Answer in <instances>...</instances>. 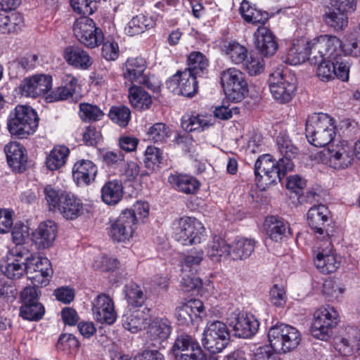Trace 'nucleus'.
<instances>
[{
	"mask_svg": "<svg viewBox=\"0 0 360 360\" xmlns=\"http://www.w3.org/2000/svg\"><path fill=\"white\" fill-rule=\"evenodd\" d=\"M306 137L316 147L331 144L335 137L333 119L325 113L314 114L306 122Z\"/></svg>",
	"mask_w": 360,
	"mask_h": 360,
	"instance_id": "nucleus-1",
	"label": "nucleus"
},
{
	"mask_svg": "<svg viewBox=\"0 0 360 360\" xmlns=\"http://www.w3.org/2000/svg\"><path fill=\"white\" fill-rule=\"evenodd\" d=\"M272 349L278 354H285L295 349L300 344L302 335L295 327L278 323L270 328L268 333Z\"/></svg>",
	"mask_w": 360,
	"mask_h": 360,
	"instance_id": "nucleus-2",
	"label": "nucleus"
},
{
	"mask_svg": "<svg viewBox=\"0 0 360 360\" xmlns=\"http://www.w3.org/2000/svg\"><path fill=\"white\" fill-rule=\"evenodd\" d=\"M220 84L226 98L231 102H240L248 96L247 78L239 69L229 68L221 71Z\"/></svg>",
	"mask_w": 360,
	"mask_h": 360,
	"instance_id": "nucleus-3",
	"label": "nucleus"
},
{
	"mask_svg": "<svg viewBox=\"0 0 360 360\" xmlns=\"http://www.w3.org/2000/svg\"><path fill=\"white\" fill-rule=\"evenodd\" d=\"M354 146L346 141L333 142L317 153L318 160L335 169L348 167L354 159Z\"/></svg>",
	"mask_w": 360,
	"mask_h": 360,
	"instance_id": "nucleus-4",
	"label": "nucleus"
},
{
	"mask_svg": "<svg viewBox=\"0 0 360 360\" xmlns=\"http://www.w3.org/2000/svg\"><path fill=\"white\" fill-rule=\"evenodd\" d=\"M7 125L12 136L26 138L33 134L38 126L37 115L30 106L18 105L10 114Z\"/></svg>",
	"mask_w": 360,
	"mask_h": 360,
	"instance_id": "nucleus-5",
	"label": "nucleus"
},
{
	"mask_svg": "<svg viewBox=\"0 0 360 360\" xmlns=\"http://www.w3.org/2000/svg\"><path fill=\"white\" fill-rule=\"evenodd\" d=\"M310 49L312 59H329L342 60L341 56L345 55V44L336 36L323 34L310 40Z\"/></svg>",
	"mask_w": 360,
	"mask_h": 360,
	"instance_id": "nucleus-6",
	"label": "nucleus"
},
{
	"mask_svg": "<svg viewBox=\"0 0 360 360\" xmlns=\"http://www.w3.org/2000/svg\"><path fill=\"white\" fill-rule=\"evenodd\" d=\"M202 224L195 218L184 217L172 224V238L182 245L200 244Z\"/></svg>",
	"mask_w": 360,
	"mask_h": 360,
	"instance_id": "nucleus-7",
	"label": "nucleus"
},
{
	"mask_svg": "<svg viewBox=\"0 0 360 360\" xmlns=\"http://www.w3.org/2000/svg\"><path fill=\"white\" fill-rule=\"evenodd\" d=\"M339 314L330 305L321 307L314 313V319L311 326L313 337L321 340H327L332 330L338 323Z\"/></svg>",
	"mask_w": 360,
	"mask_h": 360,
	"instance_id": "nucleus-8",
	"label": "nucleus"
},
{
	"mask_svg": "<svg viewBox=\"0 0 360 360\" xmlns=\"http://www.w3.org/2000/svg\"><path fill=\"white\" fill-rule=\"evenodd\" d=\"M283 160H278L277 163L270 154H264L258 158L255 165V174L258 181L264 179L265 184L276 183L281 181L288 172Z\"/></svg>",
	"mask_w": 360,
	"mask_h": 360,
	"instance_id": "nucleus-9",
	"label": "nucleus"
},
{
	"mask_svg": "<svg viewBox=\"0 0 360 360\" xmlns=\"http://www.w3.org/2000/svg\"><path fill=\"white\" fill-rule=\"evenodd\" d=\"M269 88L272 97L280 103H286L295 96L297 86L293 78L278 68L269 75Z\"/></svg>",
	"mask_w": 360,
	"mask_h": 360,
	"instance_id": "nucleus-10",
	"label": "nucleus"
},
{
	"mask_svg": "<svg viewBox=\"0 0 360 360\" xmlns=\"http://www.w3.org/2000/svg\"><path fill=\"white\" fill-rule=\"evenodd\" d=\"M73 32L77 40L88 48H95L103 42L102 30L88 17H80L73 25Z\"/></svg>",
	"mask_w": 360,
	"mask_h": 360,
	"instance_id": "nucleus-11",
	"label": "nucleus"
},
{
	"mask_svg": "<svg viewBox=\"0 0 360 360\" xmlns=\"http://www.w3.org/2000/svg\"><path fill=\"white\" fill-rule=\"evenodd\" d=\"M136 229V219L129 211L124 210L117 218L110 220L108 230L114 242L124 243L134 236Z\"/></svg>",
	"mask_w": 360,
	"mask_h": 360,
	"instance_id": "nucleus-12",
	"label": "nucleus"
},
{
	"mask_svg": "<svg viewBox=\"0 0 360 360\" xmlns=\"http://www.w3.org/2000/svg\"><path fill=\"white\" fill-rule=\"evenodd\" d=\"M229 338L226 324L219 321L208 323L204 330V349L211 353H219L226 347Z\"/></svg>",
	"mask_w": 360,
	"mask_h": 360,
	"instance_id": "nucleus-13",
	"label": "nucleus"
},
{
	"mask_svg": "<svg viewBox=\"0 0 360 360\" xmlns=\"http://www.w3.org/2000/svg\"><path fill=\"white\" fill-rule=\"evenodd\" d=\"M318 63L316 75L322 82H328L338 78L343 82L349 79V66L343 60L329 59L314 60Z\"/></svg>",
	"mask_w": 360,
	"mask_h": 360,
	"instance_id": "nucleus-14",
	"label": "nucleus"
},
{
	"mask_svg": "<svg viewBox=\"0 0 360 360\" xmlns=\"http://www.w3.org/2000/svg\"><path fill=\"white\" fill-rule=\"evenodd\" d=\"M313 259L316 269L324 274L334 273L341 264V257L336 253L330 243L314 249Z\"/></svg>",
	"mask_w": 360,
	"mask_h": 360,
	"instance_id": "nucleus-15",
	"label": "nucleus"
},
{
	"mask_svg": "<svg viewBox=\"0 0 360 360\" xmlns=\"http://www.w3.org/2000/svg\"><path fill=\"white\" fill-rule=\"evenodd\" d=\"M338 2V0H331L330 6H325L322 15L323 22L335 30H342L347 25L345 13L352 8V0H345L340 4Z\"/></svg>",
	"mask_w": 360,
	"mask_h": 360,
	"instance_id": "nucleus-16",
	"label": "nucleus"
},
{
	"mask_svg": "<svg viewBox=\"0 0 360 360\" xmlns=\"http://www.w3.org/2000/svg\"><path fill=\"white\" fill-rule=\"evenodd\" d=\"M197 77L189 71H177L167 81V86L175 94L192 97L197 92Z\"/></svg>",
	"mask_w": 360,
	"mask_h": 360,
	"instance_id": "nucleus-17",
	"label": "nucleus"
},
{
	"mask_svg": "<svg viewBox=\"0 0 360 360\" xmlns=\"http://www.w3.org/2000/svg\"><path fill=\"white\" fill-rule=\"evenodd\" d=\"M227 321L235 331V335L243 338L254 335L259 326V321L255 316L246 312L234 311L230 314Z\"/></svg>",
	"mask_w": 360,
	"mask_h": 360,
	"instance_id": "nucleus-18",
	"label": "nucleus"
},
{
	"mask_svg": "<svg viewBox=\"0 0 360 360\" xmlns=\"http://www.w3.org/2000/svg\"><path fill=\"white\" fill-rule=\"evenodd\" d=\"M172 352L176 360H202L199 343L188 335H181L176 339Z\"/></svg>",
	"mask_w": 360,
	"mask_h": 360,
	"instance_id": "nucleus-19",
	"label": "nucleus"
},
{
	"mask_svg": "<svg viewBox=\"0 0 360 360\" xmlns=\"http://www.w3.org/2000/svg\"><path fill=\"white\" fill-rule=\"evenodd\" d=\"M51 86V76L35 75L23 79L20 86V91L22 96L36 98L47 93Z\"/></svg>",
	"mask_w": 360,
	"mask_h": 360,
	"instance_id": "nucleus-20",
	"label": "nucleus"
},
{
	"mask_svg": "<svg viewBox=\"0 0 360 360\" xmlns=\"http://www.w3.org/2000/svg\"><path fill=\"white\" fill-rule=\"evenodd\" d=\"M310 46V41L305 38L295 39L282 56L283 61L290 65H297L305 62L309 56L312 57Z\"/></svg>",
	"mask_w": 360,
	"mask_h": 360,
	"instance_id": "nucleus-21",
	"label": "nucleus"
},
{
	"mask_svg": "<svg viewBox=\"0 0 360 360\" xmlns=\"http://www.w3.org/2000/svg\"><path fill=\"white\" fill-rule=\"evenodd\" d=\"M92 311L94 319L101 323L110 325L117 319L113 301L105 294L98 295L94 300Z\"/></svg>",
	"mask_w": 360,
	"mask_h": 360,
	"instance_id": "nucleus-22",
	"label": "nucleus"
},
{
	"mask_svg": "<svg viewBox=\"0 0 360 360\" xmlns=\"http://www.w3.org/2000/svg\"><path fill=\"white\" fill-rule=\"evenodd\" d=\"M57 231V225L53 221L41 222L32 233V242L38 250L49 248L53 245Z\"/></svg>",
	"mask_w": 360,
	"mask_h": 360,
	"instance_id": "nucleus-23",
	"label": "nucleus"
},
{
	"mask_svg": "<svg viewBox=\"0 0 360 360\" xmlns=\"http://www.w3.org/2000/svg\"><path fill=\"white\" fill-rule=\"evenodd\" d=\"M257 49L264 56H271L278 49L277 42L271 31L265 26H260L254 34Z\"/></svg>",
	"mask_w": 360,
	"mask_h": 360,
	"instance_id": "nucleus-24",
	"label": "nucleus"
},
{
	"mask_svg": "<svg viewBox=\"0 0 360 360\" xmlns=\"http://www.w3.org/2000/svg\"><path fill=\"white\" fill-rule=\"evenodd\" d=\"M98 169L91 160L77 161L72 168V176L77 185H89L95 180Z\"/></svg>",
	"mask_w": 360,
	"mask_h": 360,
	"instance_id": "nucleus-25",
	"label": "nucleus"
},
{
	"mask_svg": "<svg viewBox=\"0 0 360 360\" xmlns=\"http://www.w3.org/2000/svg\"><path fill=\"white\" fill-rule=\"evenodd\" d=\"M335 344L337 349L343 356H348L360 352V330L354 327H347L345 335Z\"/></svg>",
	"mask_w": 360,
	"mask_h": 360,
	"instance_id": "nucleus-26",
	"label": "nucleus"
},
{
	"mask_svg": "<svg viewBox=\"0 0 360 360\" xmlns=\"http://www.w3.org/2000/svg\"><path fill=\"white\" fill-rule=\"evenodd\" d=\"M146 62L141 57L130 58L125 63L123 75L125 79L140 84H146L147 79L145 75Z\"/></svg>",
	"mask_w": 360,
	"mask_h": 360,
	"instance_id": "nucleus-27",
	"label": "nucleus"
},
{
	"mask_svg": "<svg viewBox=\"0 0 360 360\" xmlns=\"http://www.w3.org/2000/svg\"><path fill=\"white\" fill-rule=\"evenodd\" d=\"M63 56L69 65L81 70H88L94 62L88 52L79 46L66 47Z\"/></svg>",
	"mask_w": 360,
	"mask_h": 360,
	"instance_id": "nucleus-28",
	"label": "nucleus"
},
{
	"mask_svg": "<svg viewBox=\"0 0 360 360\" xmlns=\"http://www.w3.org/2000/svg\"><path fill=\"white\" fill-rule=\"evenodd\" d=\"M264 226L269 237L276 242L282 240L288 235H292L289 224L274 216L267 217L265 219Z\"/></svg>",
	"mask_w": 360,
	"mask_h": 360,
	"instance_id": "nucleus-29",
	"label": "nucleus"
},
{
	"mask_svg": "<svg viewBox=\"0 0 360 360\" xmlns=\"http://www.w3.org/2000/svg\"><path fill=\"white\" fill-rule=\"evenodd\" d=\"M202 302L200 300H191L186 304L176 308V316L181 325L192 322L195 319H201Z\"/></svg>",
	"mask_w": 360,
	"mask_h": 360,
	"instance_id": "nucleus-30",
	"label": "nucleus"
},
{
	"mask_svg": "<svg viewBox=\"0 0 360 360\" xmlns=\"http://www.w3.org/2000/svg\"><path fill=\"white\" fill-rule=\"evenodd\" d=\"M4 151L9 166L13 170L22 172L25 168L27 162L23 147L17 142H11L5 146Z\"/></svg>",
	"mask_w": 360,
	"mask_h": 360,
	"instance_id": "nucleus-31",
	"label": "nucleus"
},
{
	"mask_svg": "<svg viewBox=\"0 0 360 360\" xmlns=\"http://www.w3.org/2000/svg\"><path fill=\"white\" fill-rule=\"evenodd\" d=\"M61 198L58 210L64 218L75 219L82 214L84 206L79 199L70 193L63 194Z\"/></svg>",
	"mask_w": 360,
	"mask_h": 360,
	"instance_id": "nucleus-32",
	"label": "nucleus"
},
{
	"mask_svg": "<svg viewBox=\"0 0 360 360\" xmlns=\"http://www.w3.org/2000/svg\"><path fill=\"white\" fill-rule=\"evenodd\" d=\"M330 211L324 205L319 204L311 207L307 213L309 226L317 233L323 234V225L328 221Z\"/></svg>",
	"mask_w": 360,
	"mask_h": 360,
	"instance_id": "nucleus-33",
	"label": "nucleus"
},
{
	"mask_svg": "<svg viewBox=\"0 0 360 360\" xmlns=\"http://www.w3.org/2000/svg\"><path fill=\"white\" fill-rule=\"evenodd\" d=\"M276 145L278 152L283 156L279 160H283L286 169L292 170L294 167L292 159L297 154V148L292 143L291 140L285 134H280L277 136Z\"/></svg>",
	"mask_w": 360,
	"mask_h": 360,
	"instance_id": "nucleus-34",
	"label": "nucleus"
},
{
	"mask_svg": "<svg viewBox=\"0 0 360 360\" xmlns=\"http://www.w3.org/2000/svg\"><path fill=\"white\" fill-rule=\"evenodd\" d=\"M230 257L233 260L248 258L255 250V240L247 238H236L231 245Z\"/></svg>",
	"mask_w": 360,
	"mask_h": 360,
	"instance_id": "nucleus-35",
	"label": "nucleus"
},
{
	"mask_svg": "<svg viewBox=\"0 0 360 360\" xmlns=\"http://www.w3.org/2000/svg\"><path fill=\"white\" fill-rule=\"evenodd\" d=\"M168 181L174 185L176 190L186 194H193L199 189L200 182L195 177L188 175L171 174Z\"/></svg>",
	"mask_w": 360,
	"mask_h": 360,
	"instance_id": "nucleus-36",
	"label": "nucleus"
},
{
	"mask_svg": "<svg viewBox=\"0 0 360 360\" xmlns=\"http://www.w3.org/2000/svg\"><path fill=\"white\" fill-rule=\"evenodd\" d=\"M77 79L71 75L65 76L63 79V84L55 89L47 96L49 102H56L67 100L72 97L75 91L77 85Z\"/></svg>",
	"mask_w": 360,
	"mask_h": 360,
	"instance_id": "nucleus-37",
	"label": "nucleus"
},
{
	"mask_svg": "<svg viewBox=\"0 0 360 360\" xmlns=\"http://www.w3.org/2000/svg\"><path fill=\"white\" fill-rule=\"evenodd\" d=\"M123 195V186L118 180L109 181L105 183L101 189V198L109 205L118 203Z\"/></svg>",
	"mask_w": 360,
	"mask_h": 360,
	"instance_id": "nucleus-38",
	"label": "nucleus"
},
{
	"mask_svg": "<svg viewBox=\"0 0 360 360\" xmlns=\"http://www.w3.org/2000/svg\"><path fill=\"white\" fill-rule=\"evenodd\" d=\"M23 25V17L20 13L0 12V32L2 33L18 32Z\"/></svg>",
	"mask_w": 360,
	"mask_h": 360,
	"instance_id": "nucleus-39",
	"label": "nucleus"
},
{
	"mask_svg": "<svg viewBox=\"0 0 360 360\" xmlns=\"http://www.w3.org/2000/svg\"><path fill=\"white\" fill-rule=\"evenodd\" d=\"M129 99L131 105L139 110L148 109L152 103L150 94L143 88L135 85L129 89Z\"/></svg>",
	"mask_w": 360,
	"mask_h": 360,
	"instance_id": "nucleus-40",
	"label": "nucleus"
},
{
	"mask_svg": "<svg viewBox=\"0 0 360 360\" xmlns=\"http://www.w3.org/2000/svg\"><path fill=\"white\" fill-rule=\"evenodd\" d=\"M69 153V148L66 146H55L46 157V167L52 171L60 168L65 165Z\"/></svg>",
	"mask_w": 360,
	"mask_h": 360,
	"instance_id": "nucleus-41",
	"label": "nucleus"
},
{
	"mask_svg": "<svg viewBox=\"0 0 360 360\" xmlns=\"http://www.w3.org/2000/svg\"><path fill=\"white\" fill-rule=\"evenodd\" d=\"M240 11L243 18L248 22L252 24H264L267 19V13L257 9L255 5L248 1H243Z\"/></svg>",
	"mask_w": 360,
	"mask_h": 360,
	"instance_id": "nucleus-42",
	"label": "nucleus"
},
{
	"mask_svg": "<svg viewBox=\"0 0 360 360\" xmlns=\"http://www.w3.org/2000/svg\"><path fill=\"white\" fill-rule=\"evenodd\" d=\"M154 22L151 17L143 14L137 15L132 18L125 27V32L129 36L143 32L146 30L152 27Z\"/></svg>",
	"mask_w": 360,
	"mask_h": 360,
	"instance_id": "nucleus-43",
	"label": "nucleus"
},
{
	"mask_svg": "<svg viewBox=\"0 0 360 360\" xmlns=\"http://www.w3.org/2000/svg\"><path fill=\"white\" fill-rule=\"evenodd\" d=\"M231 249V245L224 239L214 237L207 246V256L215 260H219L221 257H230Z\"/></svg>",
	"mask_w": 360,
	"mask_h": 360,
	"instance_id": "nucleus-44",
	"label": "nucleus"
},
{
	"mask_svg": "<svg viewBox=\"0 0 360 360\" xmlns=\"http://www.w3.org/2000/svg\"><path fill=\"white\" fill-rule=\"evenodd\" d=\"M171 331V328L166 320L156 319L148 326L147 333L152 340H165Z\"/></svg>",
	"mask_w": 360,
	"mask_h": 360,
	"instance_id": "nucleus-45",
	"label": "nucleus"
},
{
	"mask_svg": "<svg viewBox=\"0 0 360 360\" xmlns=\"http://www.w3.org/2000/svg\"><path fill=\"white\" fill-rule=\"evenodd\" d=\"M172 135L170 128L162 122L150 126L146 133L147 139L154 143H164Z\"/></svg>",
	"mask_w": 360,
	"mask_h": 360,
	"instance_id": "nucleus-46",
	"label": "nucleus"
},
{
	"mask_svg": "<svg viewBox=\"0 0 360 360\" xmlns=\"http://www.w3.org/2000/svg\"><path fill=\"white\" fill-rule=\"evenodd\" d=\"M225 54L235 64H240L247 58L248 51L245 46L238 42L228 43L224 47Z\"/></svg>",
	"mask_w": 360,
	"mask_h": 360,
	"instance_id": "nucleus-47",
	"label": "nucleus"
},
{
	"mask_svg": "<svg viewBox=\"0 0 360 360\" xmlns=\"http://www.w3.org/2000/svg\"><path fill=\"white\" fill-rule=\"evenodd\" d=\"M44 314V307L39 302L22 304L20 309V316L29 321H38Z\"/></svg>",
	"mask_w": 360,
	"mask_h": 360,
	"instance_id": "nucleus-48",
	"label": "nucleus"
},
{
	"mask_svg": "<svg viewBox=\"0 0 360 360\" xmlns=\"http://www.w3.org/2000/svg\"><path fill=\"white\" fill-rule=\"evenodd\" d=\"M141 312L135 311L124 314L122 317V326L124 329L136 333L141 330L144 324V319L141 317Z\"/></svg>",
	"mask_w": 360,
	"mask_h": 360,
	"instance_id": "nucleus-49",
	"label": "nucleus"
},
{
	"mask_svg": "<svg viewBox=\"0 0 360 360\" xmlns=\"http://www.w3.org/2000/svg\"><path fill=\"white\" fill-rule=\"evenodd\" d=\"M39 268L36 269L37 274L33 278L41 285H46L49 283L48 277H50L53 273L50 261L46 257H40L37 260Z\"/></svg>",
	"mask_w": 360,
	"mask_h": 360,
	"instance_id": "nucleus-50",
	"label": "nucleus"
},
{
	"mask_svg": "<svg viewBox=\"0 0 360 360\" xmlns=\"http://www.w3.org/2000/svg\"><path fill=\"white\" fill-rule=\"evenodd\" d=\"M130 116L129 108L124 105L112 106L109 112V117L111 120L122 127L128 124Z\"/></svg>",
	"mask_w": 360,
	"mask_h": 360,
	"instance_id": "nucleus-51",
	"label": "nucleus"
},
{
	"mask_svg": "<svg viewBox=\"0 0 360 360\" xmlns=\"http://www.w3.org/2000/svg\"><path fill=\"white\" fill-rule=\"evenodd\" d=\"M79 115L84 121L94 122L101 120L104 113L95 105L82 103L79 104Z\"/></svg>",
	"mask_w": 360,
	"mask_h": 360,
	"instance_id": "nucleus-52",
	"label": "nucleus"
},
{
	"mask_svg": "<svg viewBox=\"0 0 360 360\" xmlns=\"http://www.w3.org/2000/svg\"><path fill=\"white\" fill-rule=\"evenodd\" d=\"M126 297L129 304L134 307H140L144 303L146 296L140 286L136 284H131L126 286Z\"/></svg>",
	"mask_w": 360,
	"mask_h": 360,
	"instance_id": "nucleus-53",
	"label": "nucleus"
},
{
	"mask_svg": "<svg viewBox=\"0 0 360 360\" xmlns=\"http://www.w3.org/2000/svg\"><path fill=\"white\" fill-rule=\"evenodd\" d=\"M202 120L199 114L192 112L186 114L181 118V127L186 132H200Z\"/></svg>",
	"mask_w": 360,
	"mask_h": 360,
	"instance_id": "nucleus-54",
	"label": "nucleus"
},
{
	"mask_svg": "<svg viewBox=\"0 0 360 360\" xmlns=\"http://www.w3.org/2000/svg\"><path fill=\"white\" fill-rule=\"evenodd\" d=\"M45 199L50 210L58 209L62 201V195L68 193L56 189L51 185H47L44 189Z\"/></svg>",
	"mask_w": 360,
	"mask_h": 360,
	"instance_id": "nucleus-55",
	"label": "nucleus"
},
{
	"mask_svg": "<svg viewBox=\"0 0 360 360\" xmlns=\"http://www.w3.org/2000/svg\"><path fill=\"white\" fill-rule=\"evenodd\" d=\"M6 260V265L2 268V273L5 276L10 279H18L25 273V269L23 268L22 262H13L12 260Z\"/></svg>",
	"mask_w": 360,
	"mask_h": 360,
	"instance_id": "nucleus-56",
	"label": "nucleus"
},
{
	"mask_svg": "<svg viewBox=\"0 0 360 360\" xmlns=\"http://www.w3.org/2000/svg\"><path fill=\"white\" fill-rule=\"evenodd\" d=\"M188 68L184 70L189 71L193 75L200 76L202 72V53L199 51L191 52L187 58Z\"/></svg>",
	"mask_w": 360,
	"mask_h": 360,
	"instance_id": "nucleus-57",
	"label": "nucleus"
},
{
	"mask_svg": "<svg viewBox=\"0 0 360 360\" xmlns=\"http://www.w3.org/2000/svg\"><path fill=\"white\" fill-rule=\"evenodd\" d=\"M245 68L250 76L259 75L264 69V60L258 55L251 54L249 57L247 56Z\"/></svg>",
	"mask_w": 360,
	"mask_h": 360,
	"instance_id": "nucleus-58",
	"label": "nucleus"
},
{
	"mask_svg": "<svg viewBox=\"0 0 360 360\" xmlns=\"http://www.w3.org/2000/svg\"><path fill=\"white\" fill-rule=\"evenodd\" d=\"M31 255L28 248L25 244L15 245L11 248L4 259L12 260L13 262H22Z\"/></svg>",
	"mask_w": 360,
	"mask_h": 360,
	"instance_id": "nucleus-59",
	"label": "nucleus"
},
{
	"mask_svg": "<svg viewBox=\"0 0 360 360\" xmlns=\"http://www.w3.org/2000/svg\"><path fill=\"white\" fill-rule=\"evenodd\" d=\"M75 11L83 15H91L96 8V0H70Z\"/></svg>",
	"mask_w": 360,
	"mask_h": 360,
	"instance_id": "nucleus-60",
	"label": "nucleus"
},
{
	"mask_svg": "<svg viewBox=\"0 0 360 360\" xmlns=\"http://www.w3.org/2000/svg\"><path fill=\"white\" fill-rule=\"evenodd\" d=\"M136 219V224L138 221L147 218L149 215L150 205L146 201H136L131 210H127Z\"/></svg>",
	"mask_w": 360,
	"mask_h": 360,
	"instance_id": "nucleus-61",
	"label": "nucleus"
},
{
	"mask_svg": "<svg viewBox=\"0 0 360 360\" xmlns=\"http://www.w3.org/2000/svg\"><path fill=\"white\" fill-rule=\"evenodd\" d=\"M269 300L274 305L283 306L286 301L285 290L282 285L275 284L269 292Z\"/></svg>",
	"mask_w": 360,
	"mask_h": 360,
	"instance_id": "nucleus-62",
	"label": "nucleus"
},
{
	"mask_svg": "<svg viewBox=\"0 0 360 360\" xmlns=\"http://www.w3.org/2000/svg\"><path fill=\"white\" fill-rule=\"evenodd\" d=\"M11 236L15 245L24 244L29 236V229L23 224L16 223L12 229Z\"/></svg>",
	"mask_w": 360,
	"mask_h": 360,
	"instance_id": "nucleus-63",
	"label": "nucleus"
},
{
	"mask_svg": "<svg viewBox=\"0 0 360 360\" xmlns=\"http://www.w3.org/2000/svg\"><path fill=\"white\" fill-rule=\"evenodd\" d=\"M322 290L324 295L332 298H338L345 292V288L339 286L332 279H328L324 281Z\"/></svg>",
	"mask_w": 360,
	"mask_h": 360,
	"instance_id": "nucleus-64",
	"label": "nucleus"
}]
</instances>
